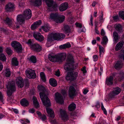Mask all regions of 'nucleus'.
Masks as SVG:
<instances>
[{
  "mask_svg": "<svg viewBox=\"0 0 124 124\" xmlns=\"http://www.w3.org/2000/svg\"><path fill=\"white\" fill-rule=\"evenodd\" d=\"M57 62H61L65 59L66 56V53H61L57 54Z\"/></svg>",
  "mask_w": 124,
  "mask_h": 124,
  "instance_id": "nucleus-12",
  "label": "nucleus"
},
{
  "mask_svg": "<svg viewBox=\"0 0 124 124\" xmlns=\"http://www.w3.org/2000/svg\"><path fill=\"white\" fill-rule=\"evenodd\" d=\"M78 76L77 72L74 71L69 72L66 76L65 78L67 80L73 81L76 79Z\"/></svg>",
  "mask_w": 124,
  "mask_h": 124,
  "instance_id": "nucleus-4",
  "label": "nucleus"
},
{
  "mask_svg": "<svg viewBox=\"0 0 124 124\" xmlns=\"http://www.w3.org/2000/svg\"><path fill=\"white\" fill-rule=\"evenodd\" d=\"M41 21L40 20L35 22L31 25V29L33 30L35 29L41 25Z\"/></svg>",
  "mask_w": 124,
  "mask_h": 124,
  "instance_id": "nucleus-22",
  "label": "nucleus"
},
{
  "mask_svg": "<svg viewBox=\"0 0 124 124\" xmlns=\"http://www.w3.org/2000/svg\"><path fill=\"white\" fill-rule=\"evenodd\" d=\"M50 85L54 87L56 86L57 85V83L55 79L53 78H51L49 81Z\"/></svg>",
  "mask_w": 124,
  "mask_h": 124,
  "instance_id": "nucleus-30",
  "label": "nucleus"
},
{
  "mask_svg": "<svg viewBox=\"0 0 124 124\" xmlns=\"http://www.w3.org/2000/svg\"><path fill=\"white\" fill-rule=\"evenodd\" d=\"M73 58L71 54H69L67 59V62L64 66V69L66 71L71 70L75 69L74 66Z\"/></svg>",
  "mask_w": 124,
  "mask_h": 124,
  "instance_id": "nucleus-1",
  "label": "nucleus"
},
{
  "mask_svg": "<svg viewBox=\"0 0 124 124\" xmlns=\"http://www.w3.org/2000/svg\"><path fill=\"white\" fill-rule=\"evenodd\" d=\"M42 29L44 31L46 32H47L49 29V25H45L43 26H42Z\"/></svg>",
  "mask_w": 124,
  "mask_h": 124,
  "instance_id": "nucleus-42",
  "label": "nucleus"
},
{
  "mask_svg": "<svg viewBox=\"0 0 124 124\" xmlns=\"http://www.w3.org/2000/svg\"><path fill=\"white\" fill-rule=\"evenodd\" d=\"M21 105L23 106H27L29 105V103L27 100L24 98L22 99L20 101Z\"/></svg>",
  "mask_w": 124,
  "mask_h": 124,
  "instance_id": "nucleus-31",
  "label": "nucleus"
},
{
  "mask_svg": "<svg viewBox=\"0 0 124 124\" xmlns=\"http://www.w3.org/2000/svg\"><path fill=\"white\" fill-rule=\"evenodd\" d=\"M68 7V4L67 2H64L61 4L59 6V10L62 12L66 10Z\"/></svg>",
  "mask_w": 124,
  "mask_h": 124,
  "instance_id": "nucleus-17",
  "label": "nucleus"
},
{
  "mask_svg": "<svg viewBox=\"0 0 124 124\" xmlns=\"http://www.w3.org/2000/svg\"><path fill=\"white\" fill-rule=\"evenodd\" d=\"M57 19L56 23H61L63 22L65 18V17L63 15L58 16Z\"/></svg>",
  "mask_w": 124,
  "mask_h": 124,
  "instance_id": "nucleus-28",
  "label": "nucleus"
},
{
  "mask_svg": "<svg viewBox=\"0 0 124 124\" xmlns=\"http://www.w3.org/2000/svg\"><path fill=\"white\" fill-rule=\"evenodd\" d=\"M46 109L49 116L54 118L55 116L54 111L52 109L49 107H46Z\"/></svg>",
  "mask_w": 124,
  "mask_h": 124,
  "instance_id": "nucleus-21",
  "label": "nucleus"
},
{
  "mask_svg": "<svg viewBox=\"0 0 124 124\" xmlns=\"http://www.w3.org/2000/svg\"><path fill=\"white\" fill-rule=\"evenodd\" d=\"M76 27H78L79 28H81L82 26V24L81 23H76L75 24Z\"/></svg>",
  "mask_w": 124,
  "mask_h": 124,
  "instance_id": "nucleus-56",
  "label": "nucleus"
},
{
  "mask_svg": "<svg viewBox=\"0 0 124 124\" xmlns=\"http://www.w3.org/2000/svg\"><path fill=\"white\" fill-rule=\"evenodd\" d=\"M0 101L2 102L3 103H4L3 102L4 101V99L3 98V96L2 95V93L0 92Z\"/></svg>",
  "mask_w": 124,
  "mask_h": 124,
  "instance_id": "nucleus-55",
  "label": "nucleus"
},
{
  "mask_svg": "<svg viewBox=\"0 0 124 124\" xmlns=\"http://www.w3.org/2000/svg\"><path fill=\"white\" fill-rule=\"evenodd\" d=\"M101 108L102 110H103L104 114L106 115L107 114V111L106 109L104 108L102 103H101Z\"/></svg>",
  "mask_w": 124,
  "mask_h": 124,
  "instance_id": "nucleus-51",
  "label": "nucleus"
},
{
  "mask_svg": "<svg viewBox=\"0 0 124 124\" xmlns=\"http://www.w3.org/2000/svg\"><path fill=\"white\" fill-rule=\"evenodd\" d=\"M32 50L35 52H39L41 50V47L39 44L35 43L31 46Z\"/></svg>",
  "mask_w": 124,
  "mask_h": 124,
  "instance_id": "nucleus-13",
  "label": "nucleus"
},
{
  "mask_svg": "<svg viewBox=\"0 0 124 124\" xmlns=\"http://www.w3.org/2000/svg\"><path fill=\"white\" fill-rule=\"evenodd\" d=\"M115 29L116 31L119 32H122L123 31L122 27L120 24H118L116 25Z\"/></svg>",
  "mask_w": 124,
  "mask_h": 124,
  "instance_id": "nucleus-38",
  "label": "nucleus"
},
{
  "mask_svg": "<svg viewBox=\"0 0 124 124\" xmlns=\"http://www.w3.org/2000/svg\"><path fill=\"white\" fill-rule=\"evenodd\" d=\"M49 60L51 62H57V54H50L48 56Z\"/></svg>",
  "mask_w": 124,
  "mask_h": 124,
  "instance_id": "nucleus-18",
  "label": "nucleus"
},
{
  "mask_svg": "<svg viewBox=\"0 0 124 124\" xmlns=\"http://www.w3.org/2000/svg\"><path fill=\"white\" fill-rule=\"evenodd\" d=\"M25 19H26V18L23 15H18L17 17V21L20 24L24 23Z\"/></svg>",
  "mask_w": 124,
  "mask_h": 124,
  "instance_id": "nucleus-23",
  "label": "nucleus"
},
{
  "mask_svg": "<svg viewBox=\"0 0 124 124\" xmlns=\"http://www.w3.org/2000/svg\"><path fill=\"white\" fill-rule=\"evenodd\" d=\"M33 100L34 105L36 108H38L39 107V105L38 102L35 96H33Z\"/></svg>",
  "mask_w": 124,
  "mask_h": 124,
  "instance_id": "nucleus-35",
  "label": "nucleus"
},
{
  "mask_svg": "<svg viewBox=\"0 0 124 124\" xmlns=\"http://www.w3.org/2000/svg\"><path fill=\"white\" fill-rule=\"evenodd\" d=\"M4 75L6 77H9L11 75V72L9 69L7 68L4 71Z\"/></svg>",
  "mask_w": 124,
  "mask_h": 124,
  "instance_id": "nucleus-36",
  "label": "nucleus"
},
{
  "mask_svg": "<svg viewBox=\"0 0 124 124\" xmlns=\"http://www.w3.org/2000/svg\"><path fill=\"white\" fill-rule=\"evenodd\" d=\"M124 42L123 41H120L116 45L115 47V50L118 51L120 50L122 48L124 44Z\"/></svg>",
  "mask_w": 124,
  "mask_h": 124,
  "instance_id": "nucleus-27",
  "label": "nucleus"
},
{
  "mask_svg": "<svg viewBox=\"0 0 124 124\" xmlns=\"http://www.w3.org/2000/svg\"><path fill=\"white\" fill-rule=\"evenodd\" d=\"M120 57H123V59L124 60V50H121L120 51V53L119 55Z\"/></svg>",
  "mask_w": 124,
  "mask_h": 124,
  "instance_id": "nucleus-52",
  "label": "nucleus"
},
{
  "mask_svg": "<svg viewBox=\"0 0 124 124\" xmlns=\"http://www.w3.org/2000/svg\"><path fill=\"white\" fill-rule=\"evenodd\" d=\"M105 83L107 85L110 86L112 85L113 84V78L112 76L107 78L105 81Z\"/></svg>",
  "mask_w": 124,
  "mask_h": 124,
  "instance_id": "nucleus-20",
  "label": "nucleus"
},
{
  "mask_svg": "<svg viewBox=\"0 0 124 124\" xmlns=\"http://www.w3.org/2000/svg\"><path fill=\"white\" fill-rule=\"evenodd\" d=\"M68 21L71 23H72L73 22L74 20L73 19V18L72 17H70L69 18Z\"/></svg>",
  "mask_w": 124,
  "mask_h": 124,
  "instance_id": "nucleus-59",
  "label": "nucleus"
},
{
  "mask_svg": "<svg viewBox=\"0 0 124 124\" xmlns=\"http://www.w3.org/2000/svg\"><path fill=\"white\" fill-rule=\"evenodd\" d=\"M30 2L35 6H39L41 3V0H30Z\"/></svg>",
  "mask_w": 124,
  "mask_h": 124,
  "instance_id": "nucleus-24",
  "label": "nucleus"
},
{
  "mask_svg": "<svg viewBox=\"0 0 124 124\" xmlns=\"http://www.w3.org/2000/svg\"><path fill=\"white\" fill-rule=\"evenodd\" d=\"M33 36L37 40L41 42L44 40V37L41 34L38 32H35L33 34Z\"/></svg>",
  "mask_w": 124,
  "mask_h": 124,
  "instance_id": "nucleus-14",
  "label": "nucleus"
},
{
  "mask_svg": "<svg viewBox=\"0 0 124 124\" xmlns=\"http://www.w3.org/2000/svg\"><path fill=\"white\" fill-rule=\"evenodd\" d=\"M58 16V15L57 14L52 13L50 15V18L56 22Z\"/></svg>",
  "mask_w": 124,
  "mask_h": 124,
  "instance_id": "nucleus-26",
  "label": "nucleus"
},
{
  "mask_svg": "<svg viewBox=\"0 0 124 124\" xmlns=\"http://www.w3.org/2000/svg\"><path fill=\"white\" fill-rule=\"evenodd\" d=\"M6 50L7 53L8 54H12L13 51L10 47L7 48Z\"/></svg>",
  "mask_w": 124,
  "mask_h": 124,
  "instance_id": "nucleus-48",
  "label": "nucleus"
},
{
  "mask_svg": "<svg viewBox=\"0 0 124 124\" xmlns=\"http://www.w3.org/2000/svg\"><path fill=\"white\" fill-rule=\"evenodd\" d=\"M102 42H101L102 44H106L108 41V39L106 36H104L102 39Z\"/></svg>",
  "mask_w": 124,
  "mask_h": 124,
  "instance_id": "nucleus-44",
  "label": "nucleus"
},
{
  "mask_svg": "<svg viewBox=\"0 0 124 124\" xmlns=\"http://www.w3.org/2000/svg\"><path fill=\"white\" fill-rule=\"evenodd\" d=\"M55 99L57 102L60 104L63 103L64 101L62 96L61 94L58 93L55 94Z\"/></svg>",
  "mask_w": 124,
  "mask_h": 124,
  "instance_id": "nucleus-10",
  "label": "nucleus"
},
{
  "mask_svg": "<svg viewBox=\"0 0 124 124\" xmlns=\"http://www.w3.org/2000/svg\"><path fill=\"white\" fill-rule=\"evenodd\" d=\"M39 117L43 121H45L46 119V116L43 114L41 116Z\"/></svg>",
  "mask_w": 124,
  "mask_h": 124,
  "instance_id": "nucleus-53",
  "label": "nucleus"
},
{
  "mask_svg": "<svg viewBox=\"0 0 124 124\" xmlns=\"http://www.w3.org/2000/svg\"><path fill=\"white\" fill-rule=\"evenodd\" d=\"M23 15L26 18V19H30L32 16L31 10L29 9H26L24 11Z\"/></svg>",
  "mask_w": 124,
  "mask_h": 124,
  "instance_id": "nucleus-16",
  "label": "nucleus"
},
{
  "mask_svg": "<svg viewBox=\"0 0 124 124\" xmlns=\"http://www.w3.org/2000/svg\"><path fill=\"white\" fill-rule=\"evenodd\" d=\"M99 53L100 55H101L102 53H103L104 52V48H103L101 46H99Z\"/></svg>",
  "mask_w": 124,
  "mask_h": 124,
  "instance_id": "nucleus-50",
  "label": "nucleus"
},
{
  "mask_svg": "<svg viewBox=\"0 0 124 124\" xmlns=\"http://www.w3.org/2000/svg\"><path fill=\"white\" fill-rule=\"evenodd\" d=\"M61 93L63 95L65 96L66 95V91L65 90H62Z\"/></svg>",
  "mask_w": 124,
  "mask_h": 124,
  "instance_id": "nucleus-58",
  "label": "nucleus"
},
{
  "mask_svg": "<svg viewBox=\"0 0 124 124\" xmlns=\"http://www.w3.org/2000/svg\"><path fill=\"white\" fill-rule=\"evenodd\" d=\"M28 111L30 113H33L35 112V110L34 108H32L29 109V110Z\"/></svg>",
  "mask_w": 124,
  "mask_h": 124,
  "instance_id": "nucleus-57",
  "label": "nucleus"
},
{
  "mask_svg": "<svg viewBox=\"0 0 124 124\" xmlns=\"http://www.w3.org/2000/svg\"><path fill=\"white\" fill-rule=\"evenodd\" d=\"M49 36L53 40H59L61 39H63L65 36L63 34L56 33H52Z\"/></svg>",
  "mask_w": 124,
  "mask_h": 124,
  "instance_id": "nucleus-5",
  "label": "nucleus"
},
{
  "mask_svg": "<svg viewBox=\"0 0 124 124\" xmlns=\"http://www.w3.org/2000/svg\"><path fill=\"white\" fill-rule=\"evenodd\" d=\"M13 20L10 19L8 17H7L5 20H4V22L7 24L9 26H11L12 25V23Z\"/></svg>",
  "mask_w": 124,
  "mask_h": 124,
  "instance_id": "nucleus-25",
  "label": "nucleus"
},
{
  "mask_svg": "<svg viewBox=\"0 0 124 124\" xmlns=\"http://www.w3.org/2000/svg\"><path fill=\"white\" fill-rule=\"evenodd\" d=\"M26 43L30 45L31 46L32 45H33L32 44V42H31L30 39L28 40V41Z\"/></svg>",
  "mask_w": 124,
  "mask_h": 124,
  "instance_id": "nucleus-63",
  "label": "nucleus"
},
{
  "mask_svg": "<svg viewBox=\"0 0 124 124\" xmlns=\"http://www.w3.org/2000/svg\"><path fill=\"white\" fill-rule=\"evenodd\" d=\"M11 45L18 53H21L22 50L21 45L19 42L14 41L12 42Z\"/></svg>",
  "mask_w": 124,
  "mask_h": 124,
  "instance_id": "nucleus-6",
  "label": "nucleus"
},
{
  "mask_svg": "<svg viewBox=\"0 0 124 124\" xmlns=\"http://www.w3.org/2000/svg\"><path fill=\"white\" fill-rule=\"evenodd\" d=\"M123 64L121 61H117L115 64L114 67L116 69H118L121 68L123 66Z\"/></svg>",
  "mask_w": 124,
  "mask_h": 124,
  "instance_id": "nucleus-29",
  "label": "nucleus"
},
{
  "mask_svg": "<svg viewBox=\"0 0 124 124\" xmlns=\"http://www.w3.org/2000/svg\"><path fill=\"white\" fill-rule=\"evenodd\" d=\"M113 36L114 38V43H116L117 42L118 40V34L115 31L113 32Z\"/></svg>",
  "mask_w": 124,
  "mask_h": 124,
  "instance_id": "nucleus-32",
  "label": "nucleus"
},
{
  "mask_svg": "<svg viewBox=\"0 0 124 124\" xmlns=\"http://www.w3.org/2000/svg\"><path fill=\"white\" fill-rule=\"evenodd\" d=\"M43 1H45L47 6L49 7H51L53 4L54 1L53 0H43Z\"/></svg>",
  "mask_w": 124,
  "mask_h": 124,
  "instance_id": "nucleus-34",
  "label": "nucleus"
},
{
  "mask_svg": "<svg viewBox=\"0 0 124 124\" xmlns=\"http://www.w3.org/2000/svg\"><path fill=\"white\" fill-rule=\"evenodd\" d=\"M14 8V6L10 3L7 4L5 6V9L6 11L11 12L13 11Z\"/></svg>",
  "mask_w": 124,
  "mask_h": 124,
  "instance_id": "nucleus-19",
  "label": "nucleus"
},
{
  "mask_svg": "<svg viewBox=\"0 0 124 124\" xmlns=\"http://www.w3.org/2000/svg\"><path fill=\"white\" fill-rule=\"evenodd\" d=\"M113 19L114 20L116 21H117V20L118 19V16H116L113 17Z\"/></svg>",
  "mask_w": 124,
  "mask_h": 124,
  "instance_id": "nucleus-64",
  "label": "nucleus"
},
{
  "mask_svg": "<svg viewBox=\"0 0 124 124\" xmlns=\"http://www.w3.org/2000/svg\"><path fill=\"white\" fill-rule=\"evenodd\" d=\"M64 30L66 33H69L70 32V27L68 25H65L64 26Z\"/></svg>",
  "mask_w": 124,
  "mask_h": 124,
  "instance_id": "nucleus-45",
  "label": "nucleus"
},
{
  "mask_svg": "<svg viewBox=\"0 0 124 124\" xmlns=\"http://www.w3.org/2000/svg\"><path fill=\"white\" fill-rule=\"evenodd\" d=\"M119 16L123 19L124 20V12L119 11Z\"/></svg>",
  "mask_w": 124,
  "mask_h": 124,
  "instance_id": "nucleus-49",
  "label": "nucleus"
},
{
  "mask_svg": "<svg viewBox=\"0 0 124 124\" xmlns=\"http://www.w3.org/2000/svg\"><path fill=\"white\" fill-rule=\"evenodd\" d=\"M55 75L57 77H59L60 76V73L58 70L55 72Z\"/></svg>",
  "mask_w": 124,
  "mask_h": 124,
  "instance_id": "nucleus-62",
  "label": "nucleus"
},
{
  "mask_svg": "<svg viewBox=\"0 0 124 124\" xmlns=\"http://www.w3.org/2000/svg\"><path fill=\"white\" fill-rule=\"evenodd\" d=\"M26 75L27 77L30 79H34L36 78V74L34 71L31 69H28L25 71Z\"/></svg>",
  "mask_w": 124,
  "mask_h": 124,
  "instance_id": "nucleus-7",
  "label": "nucleus"
},
{
  "mask_svg": "<svg viewBox=\"0 0 124 124\" xmlns=\"http://www.w3.org/2000/svg\"><path fill=\"white\" fill-rule=\"evenodd\" d=\"M16 83L19 87L22 88L24 86L23 80L21 77L17 78L16 80Z\"/></svg>",
  "mask_w": 124,
  "mask_h": 124,
  "instance_id": "nucleus-11",
  "label": "nucleus"
},
{
  "mask_svg": "<svg viewBox=\"0 0 124 124\" xmlns=\"http://www.w3.org/2000/svg\"><path fill=\"white\" fill-rule=\"evenodd\" d=\"M29 61L33 63H35L36 62V57L33 56H31L28 58Z\"/></svg>",
  "mask_w": 124,
  "mask_h": 124,
  "instance_id": "nucleus-41",
  "label": "nucleus"
},
{
  "mask_svg": "<svg viewBox=\"0 0 124 124\" xmlns=\"http://www.w3.org/2000/svg\"><path fill=\"white\" fill-rule=\"evenodd\" d=\"M93 61H96L98 59L97 56V55H94L93 57Z\"/></svg>",
  "mask_w": 124,
  "mask_h": 124,
  "instance_id": "nucleus-60",
  "label": "nucleus"
},
{
  "mask_svg": "<svg viewBox=\"0 0 124 124\" xmlns=\"http://www.w3.org/2000/svg\"><path fill=\"white\" fill-rule=\"evenodd\" d=\"M37 87L38 90L40 92H44L45 91V87L42 85H38Z\"/></svg>",
  "mask_w": 124,
  "mask_h": 124,
  "instance_id": "nucleus-43",
  "label": "nucleus"
},
{
  "mask_svg": "<svg viewBox=\"0 0 124 124\" xmlns=\"http://www.w3.org/2000/svg\"><path fill=\"white\" fill-rule=\"evenodd\" d=\"M71 46L69 43H67L63 45L59 46V48L60 49H64L69 48Z\"/></svg>",
  "mask_w": 124,
  "mask_h": 124,
  "instance_id": "nucleus-33",
  "label": "nucleus"
},
{
  "mask_svg": "<svg viewBox=\"0 0 124 124\" xmlns=\"http://www.w3.org/2000/svg\"><path fill=\"white\" fill-rule=\"evenodd\" d=\"M40 75L42 80L44 82L46 81V79L44 73L43 72H41L40 73Z\"/></svg>",
  "mask_w": 124,
  "mask_h": 124,
  "instance_id": "nucleus-46",
  "label": "nucleus"
},
{
  "mask_svg": "<svg viewBox=\"0 0 124 124\" xmlns=\"http://www.w3.org/2000/svg\"><path fill=\"white\" fill-rule=\"evenodd\" d=\"M53 41L52 39L49 36L47 39L46 46L48 47L50 46L51 45L50 44L51 42Z\"/></svg>",
  "mask_w": 124,
  "mask_h": 124,
  "instance_id": "nucleus-40",
  "label": "nucleus"
},
{
  "mask_svg": "<svg viewBox=\"0 0 124 124\" xmlns=\"http://www.w3.org/2000/svg\"><path fill=\"white\" fill-rule=\"evenodd\" d=\"M76 108V105L74 103H72L68 106V108L70 111H72L74 110Z\"/></svg>",
  "mask_w": 124,
  "mask_h": 124,
  "instance_id": "nucleus-37",
  "label": "nucleus"
},
{
  "mask_svg": "<svg viewBox=\"0 0 124 124\" xmlns=\"http://www.w3.org/2000/svg\"><path fill=\"white\" fill-rule=\"evenodd\" d=\"M57 5L56 4H54L53 6L52 7V8L53 9V10H54L55 11H56L57 10Z\"/></svg>",
  "mask_w": 124,
  "mask_h": 124,
  "instance_id": "nucleus-54",
  "label": "nucleus"
},
{
  "mask_svg": "<svg viewBox=\"0 0 124 124\" xmlns=\"http://www.w3.org/2000/svg\"><path fill=\"white\" fill-rule=\"evenodd\" d=\"M109 94V96L111 98H114L116 95L119 94L121 91V89L119 87H116Z\"/></svg>",
  "mask_w": 124,
  "mask_h": 124,
  "instance_id": "nucleus-9",
  "label": "nucleus"
},
{
  "mask_svg": "<svg viewBox=\"0 0 124 124\" xmlns=\"http://www.w3.org/2000/svg\"><path fill=\"white\" fill-rule=\"evenodd\" d=\"M77 92L74 86H71L69 88L68 93L69 97L71 98H73L77 94Z\"/></svg>",
  "mask_w": 124,
  "mask_h": 124,
  "instance_id": "nucleus-8",
  "label": "nucleus"
},
{
  "mask_svg": "<svg viewBox=\"0 0 124 124\" xmlns=\"http://www.w3.org/2000/svg\"><path fill=\"white\" fill-rule=\"evenodd\" d=\"M60 114L62 120L64 121H67L68 120V116L65 110L62 109H60Z\"/></svg>",
  "mask_w": 124,
  "mask_h": 124,
  "instance_id": "nucleus-15",
  "label": "nucleus"
},
{
  "mask_svg": "<svg viewBox=\"0 0 124 124\" xmlns=\"http://www.w3.org/2000/svg\"><path fill=\"white\" fill-rule=\"evenodd\" d=\"M0 60L4 62L6 61V58L4 54H0Z\"/></svg>",
  "mask_w": 124,
  "mask_h": 124,
  "instance_id": "nucleus-47",
  "label": "nucleus"
},
{
  "mask_svg": "<svg viewBox=\"0 0 124 124\" xmlns=\"http://www.w3.org/2000/svg\"><path fill=\"white\" fill-rule=\"evenodd\" d=\"M101 34L102 36H104L105 34V32L103 29L101 30Z\"/></svg>",
  "mask_w": 124,
  "mask_h": 124,
  "instance_id": "nucleus-61",
  "label": "nucleus"
},
{
  "mask_svg": "<svg viewBox=\"0 0 124 124\" xmlns=\"http://www.w3.org/2000/svg\"><path fill=\"white\" fill-rule=\"evenodd\" d=\"M8 89L7 91V95L9 97L11 96L13 93L16 90L15 84L14 82H9L6 85Z\"/></svg>",
  "mask_w": 124,
  "mask_h": 124,
  "instance_id": "nucleus-2",
  "label": "nucleus"
},
{
  "mask_svg": "<svg viewBox=\"0 0 124 124\" xmlns=\"http://www.w3.org/2000/svg\"><path fill=\"white\" fill-rule=\"evenodd\" d=\"M39 95L43 104L44 106L46 107L51 106V103L49 99L44 93H40Z\"/></svg>",
  "mask_w": 124,
  "mask_h": 124,
  "instance_id": "nucleus-3",
  "label": "nucleus"
},
{
  "mask_svg": "<svg viewBox=\"0 0 124 124\" xmlns=\"http://www.w3.org/2000/svg\"><path fill=\"white\" fill-rule=\"evenodd\" d=\"M12 65L15 66H17L18 65V62L16 58L14 57L12 58Z\"/></svg>",
  "mask_w": 124,
  "mask_h": 124,
  "instance_id": "nucleus-39",
  "label": "nucleus"
}]
</instances>
